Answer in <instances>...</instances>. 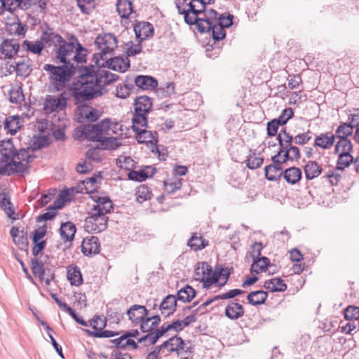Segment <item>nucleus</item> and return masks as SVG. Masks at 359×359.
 <instances>
[{
	"instance_id": "nucleus-35",
	"label": "nucleus",
	"mask_w": 359,
	"mask_h": 359,
	"mask_svg": "<svg viewBox=\"0 0 359 359\" xmlns=\"http://www.w3.org/2000/svg\"><path fill=\"white\" fill-rule=\"evenodd\" d=\"M208 245V241L203 236H198L196 233H193L187 242V245L194 251L201 250L205 248Z\"/></svg>"
},
{
	"instance_id": "nucleus-51",
	"label": "nucleus",
	"mask_w": 359,
	"mask_h": 359,
	"mask_svg": "<svg viewBox=\"0 0 359 359\" xmlns=\"http://www.w3.org/2000/svg\"><path fill=\"white\" fill-rule=\"evenodd\" d=\"M113 341L117 347L121 348H126L130 347L133 349H137L138 347L137 343L125 334L120 337L115 339Z\"/></svg>"
},
{
	"instance_id": "nucleus-4",
	"label": "nucleus",
	"mask_w": 359,
	"mask_h": 359,
	"mask_svg": "<svg viewBox=\"0 0 359 359\" xmlns=\"http://www.w3.org/2000/svg\"><path fill=\"white\" fill-rule=\"evenodd\" d=\"M176 6L179 13L184 15V21L189 25H196L198 30L201 32H210L211 25L215 21L216 11L207 10L203 14V16L192 10L187 9L184 3L178 2Z\"/></svg>"
},
{
	"instance_id": "nucleus-1",
	"label": "nucleus",
	"mask_w": 359,
	"mask_h": 359,
	"mask_svg": "<svg viewBox=\"0 0 359 359\" xmlns=\"http://www.w3.org/2000/svg\"><path fill=\"white\" fill-rule=\"evenodd\" d=\"M118 76L107 70L86 72L78 76L72 86L73 96L77 102H83L103 95L105 87L116 81Z\"/></svg>"
},
{
	"instance_id": "nucleus-5",
	"label": "nucleus",
	"mask_w": 359,
	"mask_h": 359,
	"mask_svg": "<svg viewBox=\"0 0 359 359\" xmlns=\"http://www.w3.org/2000/svg\"><path fill=\"white\" fill-rule=\"evenodd\" d=\"M122 135V125L110 118H105L96 124L89 126L85 135L89 140L98 142L107 137Z\"/></svg>"
},
{
	"instance_id": "nucleus-17",
	"label": "nucleus",
	"mask_w": 359,
	"mask_h": 359,
	"mask_svg": "<svg viewBox=\"0 0 359 359\" xmlns=\"http://www.w3.org/2000/svg\"><path fill=\"white\" fill-rule=\"evenodd\" d=\"M134 31L140 42L150 38L154 34V27L148 22H140L135 25Z\"/></svg>"
},
{
	"instance_id": "nucleus-25",
	"label": "nucleus",
	"mask_w": 359,
	"mask_h": 359,
	"mask_svg": "<svg viewBox=\"0 0 359 359\" xmlns=\"http://www.w3.org/2000/svg\"><path fill=\"white\" fill-rule=\"evenodd\" d=\"M67 278L72 285H81L83 283V277L79 267L75 264L67 266Z\"/></svg>"
},
{
	"instance_id": "nucleus-10",
	"label": "nucleus",
	"mask_w": 359,
	"mask_h": 359,
	"mask_svg": "<svg viewBox=\"0 0 359 359\" xmlns=\"http://www.w3.org/2000/svg\"><path fill=\"white\" fill-rule=\"evenodd\" d=\"M107 216H102V214H96L88 210V217L85 219L84 229L88 233H99L107 228Z\"/></svg>"
},
{
	"instance_id": "nucleus-30",
	"label": "nucleus",
	"mask_w": 359,
	"mask_h": 359,
	"mask_svg": "<svg viewBox=\"0 0 359 359\" xmlns=\"http://www.w3.org/2000/svg\"><path fill=\"white\" fill-rule=\"evenodd\" d=\"M163 347L167 349L168 351H177L178 353L185 350V348H188L186 347L184 341L180 337H172L165 341L163 344Z\"/></svg>"
},
{
	"instance_id": "nucleus-32",
	"label": "nucleus",
	"mask_w": 359,
	"mask_h": 359,
	"mask_svg": "<svg viewBox=\"0 0 359 359\" xmlns=\"http://www.w3.org/2000/svg\"><path fill=\"white\" fill-rule=\"evenodd\" d=\"M182 179L177 176H172L163 181L165 192L172 194L181 189Z\"/></svg>"
},
{
	"instance_id": "nucleus-31",
	"label": "nucleus",
	"mask_w": 359,
	"mask_h": 359,
	"mask_svg": "<svg viewBox=\"0 0 359 359\" xmlns=\"http://www.w3.org/2000/svg\"><path fill=\"white\" fill-rule=\"evenodd\" d=\"M136 134V139L141 144H151L155 145L158 142L157 133L147 129L140 131Z\"/></svg>"
},
{
	"instance_id": "nucleus-58",
	"label": "nucleus",
	"mask_w": 359,
	"mask_h": 359,
	"mask_svg": "<svg viewBox=\"0 0 359 359\" xmlns=\"http://www.w3.org/2000/svg\"><path fill=\"white\" fill-rule=\"evenodd\" d=\"M278 140L280 147L281 149L287 148L290 145L292 144L294 137L290 135L285 130H281L278 135Z\"/></svg>"
},
{
	"instance_id": "nucleus-24",
	"label": "nucleus",
	"mask_w": 359,
	"mask_h": 359,
	"mask_svg": "<svg viewBox=\"0 0 359 359\" xmlns=\"http://www.w3.org/2000/svg\"><path fill=\"white\" fill-rule=\"evenodd\" d=\"M135 83L137 88L143 90H152L158 86L156 79L150 76L143 75L137 76L135 79Z\"/></svg>"
},
{
	"instance_id": "nucleus-59",
	"label": "nucleus",
	"mask_w": 359,
	"mask_h": 359,
	"mask_svg": "<svg viewBox=\"0 0 359 359\" xmlns=\"http://www.w3.org/2000/svg\"><path fill=\"white\" fill-rule=\"evenodd\" d=\"M15 69V72H16L18 76L27 77L32 72L30 65L25 61L16 62Z\"/></svg>"
},
{
	"instance_id": "nucleus-34",
	"label": "nucleus",
	"mask_w": 359,
	"mask_h": 359,
	"mask_svg": "<svg viewBox=\"0 0 359 359\" xmlns=\"http://www.w3.org/2000/svg\"><path fill=\"white\" fill-rule=\"evenodd\" d=\"M283 177L290 184H295L302 179V170L297 167H291L283 172Z\"/></svg>"
},
{
	"instance_id": "nucleus-43",
	"label": "nucleus",
	"mask_w": 359,
	"mask_h": 359,
	"mask_svg": "<svg viewBox=\"0 0 359 359\" xmlns=\"http://www.w3.org/2000/svg\"><path fill=\"white\" fill-rule=\"evenodd\" d=\"M147 116L135 114L132 119V128L137 133L140 131L147 129Z\"/></svg>"
},
{
	"instance_id": "nucleus-11",
	"label": "nucleus",
	"mask_w": 359,
	"mask_h": 359,
	"mask_svg": "<svg viewBox=\"0 0 359 359\" xmlns=\"http://www.w3.org/2000/svg\"><path fill=\"white\" fill-rule=\"evenodd\" d=\"M90 198L94 201L95 203L89 210L96 214H102V216H107L113 210L112 201L108 196H100L96 192L91 191Z\"/></svg>"
},
{
	"instance_id": "nucleus-18",
	"label": "nucleus",
	"mask_w": 359,
	"mask_h": 359,
	"mask_svg": "<svg viewBox=\"0 0 359 359\" xmlns=\"http://www.w3.org/2000/svg\"><path fill=\"white\" fill-rule=\"evenodd\" d=\"M107 67L116 72H126L130 67V63L128 57H114L107 60Z\"/></svg>"
},
{
	"instance_id": "nucleus-20",
	"label": "nucleus",
	"mask_w": 359,
	"mask_h": 359,
	"mask_svg": "<svg viewBox=\"0 0 359 359\" xmlns=\"http://www.w3.org/2000/svg\"><path fill=\"white\" fill-rule=\"evenodd\" d=\"M161 323V318L158 315L149 316L147 314L146 317L143 318L141 323L139 324L140 330L143 332H147L149 334L155 333L153 332Z\"/></svg>"
},
{
	"instance_id": "nucleus-49",
	"label": "nucleus",
	"mask_w": 359,
	"mask_h": 359,
	"mask_svg": "<svg viewBox=\"0 0 359 359\" xmlns=\"http://www.w3.org/2000/svg\"><path fill=\"white\" fill-rule=\"evenodd\" d=\"M195 296V290L189 285H186L177 292V299L183 302H191Z\"/></svg>"
},
{
	"instance_id": "nucleus-53",
	"label": "nucleus",
	"mask_w": 359,
	"mask_h": 359,
	"mask_svg": "<svg viewBox=\"0 0 359 359\" xmlns=\"http://www.w3.org/2000/svg\"><path fill=\"white\" fill-rule=\"evenodd\" d=\"M15 22L8 25V29L11 34L24 36L27 32V26L23 25L17 17H15Z\"/></svg>"
},
{
	"instance_id": "nucleus-19",
	"label": "nucleus",
	"mask_w": 359,
	"mask_h": 359,
	"mask_svg": "<svg viewBox=\"0 0 359 359\" xmlns=\"http://www.w3.org/2000/svg\"><path fill=\"white\" fill-rule=\"evenodd\" d=\"M20 50V44L14 39L4 40L0 47V52L5 57L11 59Z\"/></svg>"
},
{
	"instance_id": "nucleus-60",
	"label": "nucleus",
	"mask_w": 359,
	"mask_h": 359,
	"mask_svg": "<svg viewBox=\"0 0 359 359\" xmlns=\"http://www.w3.org/2000/svg\"><path fill=\"white\" fill-rule=\"evenodd\" d=\"M262 157L257 155L255 153L250 154L246 160V165L248 168L254 170L259 168L263 163Z\"/></svg>"
},
{
	"instance_id": "nucleus-44",
	"label": "nucleus",
	"mask_w": 359,
	"mask_h": 359,
	"mask_svg": "<svg viewBox=\"0 0 359 359\" xmlns=\"http://www.w3.org/2000/svg\"><path fill=\"white\" fill-rule=\"evenodd\" d=\"M64 202L60 199H57L54 202L53 206H50L47 212L38 217V221H48L53 219L56 215L57 209L63 207Z\"/></svg>"
},
{
	"instance_id": "nucleus-37",
	"label": "nucleus",
	"mask_w": 359,
	"mask_h": 359,
	"mask_svg": "<svg viewBox=\"0 0 359 359\" xmlns=\"http://www.w3.org/2000/svg\"><path fill=\"white\" fill-rule=\"evenodd\" d=\"M265 177L268 180L275 181L278 180L283 174L281 166L276 163L269 165L264 168Z\"/></svg>"
},
{
	"instance_id": "nucleus-61",
	"label": "nucleus",
	"mask_w": 359,
	"mask_h": 359,
	"mask_svg": "<svg viewBox=\"0 0 359 359\" xmlns=\"http://www.w3.org/2000/svg\"><path fill=\"white\" fill-rule=\"evenodd\" d=\"M106 325L107 320L103 316H95L90 321V325L94 330L93 332H100Z\"/></svg>"
},
{
	"instance_id": "nucleus-22",
	"label": "nucleus",
	"mask_w": 359,
	"mask_h": 359,
	"mask_svg": "<svg viewBox=\"0 0 359 359\" xmlns=\"http://www.w3.org/2000/svg\"><path fill=\"white\" fill-rule=\"evenodd\" d=\"M177 299L175 295L169 294L161 302L159 310L165 317L172 314L176 309Z\"/></svg>"
},
{
	"instance_id": "nucleus-29",
	"label": "nucleus",
	"mask_w": 359,
	"mask_h": 359,
	"mask_svg": "<svg viewBox=\"0 0 359 359\" xmlns=\"http://www.w3.org/2000/svg\"><path fill=\"white\" fill-rule=\"evenodd\" d=\"M0 206L9 218L16 219L13 206L11 201V197L8 193H0Z\"/></svg>"
},
{
	"instance_id": "nucleus-56",
	"label": "nucleus",
	"mask_w": 359,
	"mask_h": 359,
	"mask_svg": "<svg viewBox=\"0 0 359 359\" xmlns=\"http://www.w3.org/2000/svg\"><path fill=\"white\" fill-rule=\"evenodd\" d=\"M337 170L343 171L345 168L350 166L353 162V157L351 154H337Z\"/></svg>"
},
{
	"instance_id": "nucleus-33",
	"label": "nucleus",
	"mask_w": 359,
	"mask_h": 359,
	"mask_svg": "<svg viewBox=\"0 0 359 359\" xmlns=\"http://www.w3.org/2000/svg\"><path fill=\"white\" fill-rule=\"evenodd\" d=\"M271 262L266 257H262L253 259V262L250 267L251 273L257 274L266 271L270 266Z\"/></svg>"
},
{
	"instance_id": "nucleus-57",
	"label": "nucleus",
	"mask_w": 359,
	"mask_h": 359,
	"mask_svg": "<svg viewBox=\"0 0 359 359\" xmlns=\"http://www.w3.org/2000/svg\"><path fill=\"white\" fill-rule=\"evenodd\" d=\"M187 9L192 10L203 16L205 11V2L203 0H191L189 4H184Z\"/></svg>"
},
{
	"instance_id": "nucleus-40",
	"label": "nucleus",
	"mask_w": 359,
	"mask_h": 359,
	"mask_svg": "<svg viewBox=\"0 0 359 359\" xmlns=\"http://www.w3.org/2000/svg\"><path fill=\"white\" fill-rule=\"evenodd\" d=\"M23 50L33 54L40 55L43 49V43L41 41L25 40L22 44Z\"/></svg>"
},
{
	"instance_id": "nucleus-27",
	"label": "nucleus",
	"mask_w": 359,
	"mask_h": 359,
	"mask_svg": "<svg viewBox=\"0 0 359 359\" xmlns=\"http://www.w3.org/2000/svg\"><path fill=\"white\" fill-rule=\"evenodd\" d=\"M264 287L271 292H284L287 289V284L280 278H273L265 280Z\"/></svg>"
},
{
	"instance_id": "nucleus-63",
	"label": "nucleus",
	"mask_w": 359,
	"mask_h": 359,
	"mask_svg": "<svg viewBox=\"0 0 359 359\" xmlns=\"http://www.w3.org/2000/svg\"><path fill=\"white\" fill-rule=\"evenodd\" d=\"M6 11L13 13L18 9L25 10L24 0H4Z\"/></svg>"
},
{
	"instance_id": "nucleus-48",
	"label": "nucleus",
	"mask_w": 359,
	"mask_h": 359,
	"mask_svg": "<svg viewBox=\"0 0 359 359\" xmlns=\"http://www.w3.org/2000/svg\"><path fill=\"white\" fill-rule=\"evenodd\" d=\"M353 132L352 126L347 123H341L335 130V137L338 140L348 139L351 136Z\"/></svg>"
},
{
	"instance_id": "nucleus-62",
	"label": "nucleus",
	"mask_w": 359,
	"mask_h": 359,
	"mask_svg": "<svg viewBox=\"0 0 359 359\" xmlns=\"http://www.w3.org/2000/svg\"><path fill=\"white\" fill-rule=\"evenodd\" d=\"M32 271L35 277H38L41 280H43V264L39 262L36 258L32 260Z\"/></svg>"
},
{
	"instance_id": "nucleus-14",
	"label": "nucleus",
	"mask_w": 359,
	"mask_h": 359,
	"mask_svg": "<svg viewBox=\"0 0 359 359\" xmlns=\"http://www.w3.org/2000/svg\"><path fill=\"white\" fill-rule=\"evenodd\" d=\"M81 251L86 256L98 254L100 251L99 238L95 236H90L83 238L81 244Z\"/></svg>"
},
{
	"instance_id": "nucleus-6",
	"label": "nucleus",
	"mask_w": 359,
	"mask_h": 359,
	"mask_svg": "<svg viewBox=\"0 0 359 359\" xmlns=\"http://www.w3.org/2000/svg\"><path fill=\"white\" fill-rule=\"evenodd\" d=\"M48 46H54L56 57L65 65H72L75 45L74 42L65 41L61 36L55 33H47L42 38Z\"/></svg>"
},
{
	"instance_id": "nucleus-39",
	"label": "nucleus",
	"mask_w": 359,
	"mask_h": 359,
	"mask_svg": "<svg viewBox=\"0 0 359 359\" xmlns=\"http://www.w3.org/2000/svg\"><path fill=\"white\" fill-rule=\"evenodd\" d=\"M25 99L22 85L15 83L11 86L9 90V100L12 103H20Z\"/></svg>"
},
{
	"instance_id": "nucleus-45",
	"label": "nucleus",
	"mask_w": 359,
	"mask_h": 359,
	"mask_svg": "<svg viewBox=\"0 0 359 359\" xmlns=\"http://www.w3.org/2000/svg\"><path fill=\"white\" fill-rule=\"evenodd\" d=\"M116 11L122 18H128L133 12V4L129 0H118Z\"/></svg>"
},
{
	"instance_id": "nucleus-64",
	"label": "nucleus",
	"mask_w": 359,
	"mask_h": 359,
	"mask_svg": "<svg viewBox=\"0 0 359 359\" xmlns=\"http://www.w3.org/2000/svg\"><path fill=\"white\" fill-rule=\"evenodd\" d=\"M283 151L285 154V156L291 161H297L301 156L299 149L292 144L290 145L287 148H283Z\"/></svg>"
},
{
	"instance_id": "nucleus-21",
	"label": "nucleus",
	"mask_w": 359,
	"mask_h": 359,
	"mask_svg": "<svg viewBox=\"0 0 359 359\" xmlns=\"http://www.w3.org/2000/svg\"><path fill=\"white\" fill-rule=\"evenodd\" d=\"M225 316L231 320H237L245 314V309L238 302L231 301L225 308Z\"/></svg>"
},
{
	"instance_id": "nucleus-55",
	"label": "nucleus",
	"mask_w": 359,
	"mask_h": 359,
	"mask_svg": "<svg viewBox=\"0 0 359 359\" xmlns=\"http://www.w3.org/2000/svg\"><path fill=\"white\" fill-rule=\"evenodd\" d=\"M88 50L83 47L79 43H76L75 46L74 53L73 54L72 60H75L77 63H84L87 60Z\"/></svg>"
},
{
	"instance_id": "nucleus-38",
	"label": "nucleus",
	"mask_w": 359,
	"mask_h": 359,
	"mask_svg": "<svg viewBox=\"0 0 359 359\" xmlns=\"http://www.w3.org/2000/svg\"><path fill=\"white\" fill-rule=\"evenodd\" d=\"M267 297L268 294L264 290H257L250 292L247 297V300L248 303L252 305H261L264 303Z\"/></svg>"
},
{
	"instance_id": "nucleus-50",
	"label": "nucleus",
	"mask_w": 359,
	"mask_h": 359,
	"mask_svg": "<svg viewBox=\"0 0 359 359\" xmlns=\"http://www.w3.org/2000/svg\"><path fill=\"white\" fill-rule=\"evenodd\" d=\"M150 169L151 168L149 167H147L144 169H142L137 171H130L128 174V177L130 180L143 182L146 180L149 176H151V173L149 172Z\"/></svg>"
},
{
	"instance_id": "nucleus-16",
	"label": "nucleus",
	"mask_w": 359,
	"mask_h": 359,
	"mask_svg": "<svg viewBox=\"0 0 359 359\" xmlns=\"http://www.w3.org/2000/svg\"><path fill=\"white\" fill-rule=\"evenodd\" d=\"M126 314L132 323L139 325L148 314V311L144 306L134 304L127 310Z\"/></svg>"
},
{
	"instance_id": "nucleus-7",
	"label": "nucleus",
	"mask_w": 359,
	"mask_h": 359,
	"mask_svg": "<svg viewBox=\"0 0 359 359\" xmlns=\"http://www.w3.org/2000/svg\"><path fill=\"white\" fill-rule=\"evenodd\" d=\"M118 40L111 33H102L97 36L95 45L100 51L102 57L107 55L113 54L118 47Z\"/></svg>"
},
{
	"instance_id": "nucleus-41",
	"label": "nucleus",
	"mask_w": 359,
	"mask_h": 359,
	"mask_svg": "<svg viewBox=\"0 0 359 359\" xmlns=\"http://www.w3.org/2000/svg\"><path fill=\"white\" fill-rule=\"evenodd\" d=\"M25 10L33 7L34 11L40 13H46L48 0H24Z\"/></svg>"
},
{
	"instance_id": "nucleus-36",
	"label": "nucleus",
	"mask_w": 359,
	"mask_h": 359,
	"mask_svg": "<svg viewBox=\"0 0 359 359\" xmlns=\"http://www.w3.org/2000/svg\"><path fill=\"white\" fill-rule=\"evenodd\" d=\"M76 233L75 225L70 222L62 224L60 228V233L65 241H71L74 239Z\"/></svg>"
},
{
	"instance_id": "nucleus-8",
	"label": "nucleus",
	"mask_w": 359,
	"mask_h": 359,
	"mask_svg": "<svg viewBox=\"0 0 359 359\" xmlns=\"http://www.w3.org/2000/svg\"><path fill=\"white\" fill-rule=\"evenodd\" d=\"M184 328V324L181 320H176L170 324L163 325L160 329L156 330L155 333L146 334L138 339V343L147 342L149 344H154L156 341L163 334L168 332H177Z\"/></svg>"
},
{
	"instance_id": "nucleus-9",
	"label": "nucleus",
	"mask_w": 359,
	"mask_h": 359,
	"mask_svg": "<svg viewBox=\"0 0 359 359\" xmlns=\"http://www.w3.org/2000/svg\"><path fill=\"white\" fill-rule=\"evenodd\" d=\"M216 12L215 21L211 25L212 36L214 40H222L226 36L225 29L229 27L233 24V15L228 14L227 15H221L217 16Z\"/></svg>"
},
{
	"instance_id": "nucleus-23",
	"label": "nucleus",
	"mask_w": 359,
	"mask_h": 359,
	"mask_svg": "<svg viewBox=\"0 0 359 359\" xmlns=\"http://www.w3.org/2000/svg\"><path fill=\"white\" fill-rule=\"evenodd\" d=\"M334 135L330 133H320L315 138L314 146L323 149H330L334 145Z\"/></svg>"
},
{
	"instance_id": "nucleus-52",
	"label": "nucleus",
	"mask_w": 359,
	"mask_h": 359,
	"mask_svg": "<svg viewBox=\"0 0 359 359\" xmlns=\"http://www.w3.org/2000/svg\"><path fill=\"white\" fill-rule=\"evenodd\" d=\"M98 142H100L101 149L115 150L121 145L117 138L111 136L107 137L98 141Z\"/></svg>"
},
{
	"instance_id": "nucleus-26",
	"label": "nucleus",
	"mask_w": 359,
	"mask_h": 359,
	"mask_svg": "<svg viewBox=\"0 0 359 359\" xmlns=\"http://www.w3.org/2000/svg\"><path fill=\"white\" fill-rule=\"evenodd\" d=\"M22 119L18 115L10 116L7 117L4 122V129L8 133L13 135L22 127Z\"/></svg>"
},
{
	"instance_id": "nucleus-42",
	"label": "nucleus",
	"mask_w": 359,
	"mask_h": 359,
	"mask_svg": "<svg viewBox=\"0 0 359 359\" xmlns=\"http://www.w3.org/2000/svg\"><path fill=\"white\" fill-rule=\"evenodd\" d=\"M81 117L90 121H95L99 118V111L88 106H82L79 108Z\"/></svg>"
},
{
	"instance_id": "nucleus-13",
	"label": "nucleus",
	"mask_w": 359,
	"mask_h": 359,
	"mask_svg": "<svg viewBox=\"0 0 359 359\" xmlns=\"http://www.w3.org/2000/svg\"><path fill=\"white\" fill-rule=\"evenodd\" d=\"M67 105V97L65 93L58 96L47 95L43 102V110L46 114H51L54 111L63 110Z\"/></svg>"
},
{
	"instance_id": "nucleus-47",
	"label": "nucleus",
	"mask_w": 359,
	"mask_h": 359,
	"mask_svg": "<svg viewBox=\"0 0 359 359\" xmlns=\"http://www.w3.org/2000/svg\"><path fill=\"white\" fill-rule=\"evenodd\" d=\"M15 147L11 139L4 140L0 142V155L7 158H12L15 154H14Z\"/></svg>"
},
{
	"instance_id": "nucleus-54",
	"label": "nucleus",
	"mask_w": 359,
	"mask_h": 359,
	"mask_svg": "<svg viewBox=\"0 0 359 359\" xmlns=\"http://www.w3.org/2000/svg\"><path fill=\"white\" fill-rule=\"evenodd\" d=\"M151 195L150 188L145 184L140 185L137 188L135 196L137 201L140 203L149 200L151 198Z\"/></svg>"
},
{
	"instance_id": "nucleus-15",
	"label": "nucleus",
	"mask_w": 359,
	"mask_h": 359,
	"mask_svg": "<svg viewBox=\"0 0 359 359\" xmlns=\"http://www.w3.org/2000/svg\"><path fill=\"white\" fill-rule=\"evenodd\" d=\"M152 107V99L148 96H139L135 100V114L147 116V114L151 111Z\"/></svg>"
},
{
	"instance_id": "nucleus-28",
	"label": "nucleus",
	"mask_w": 359,
	"mask_h": 359,
	"mask_svg": "<svg viewBox=\"0 0 359 359\" xmlns=\"http://www.w3.org/2000/svg\"><path fill=\"white\" fill-rule=\"evenodd\" d=\"M304 173L306 180H311L318 177L322 172V166L315 161H309L304 165Z\"/></svg>"
},
{
	"instance_id": "nucleus-3",
	"label": "nucleus",
	"mask_w": 359,
	"mask_h": 359,
	"mask_svg": "<svg viewBox=\"0 0 359 359\" xmlns=\"http://www.w3.org/2000/svg\"><path fill=\"white\" fill-rule=\"evenodd\" d=\"M33 156L29 149H20L12 158L0 156V174L11 175L15 172L22 173L27 170Z\"/></svg>"
},
{
	"instance_id": "nucleus-2",
	"label": "nucleus",
	"mask_w": 359,
	"mask_h": 359,
	"mask_svg": "<svg viewBox=\"0 0 359 359\" xmlns=\"http://www.w3.org/2000/svg\"><path fill=\"white\" fill-rule=\"evenodd\" d=\"M230 276L228 268L216 267L215 270L207 262H203L195 268L194 278L202 283L203 287L209 289L215 285L223 287Z\"/></svg>"
},
{
	"instance_id": "nucleus-12",
	"label": "nucleus",
	"mask_w": 359,
	"mask_h": 359,
	"mask_svg": "<svg viewBox=\"0 0 359 359\" xmlns=\"http://www.w3.org/2000/svg\"><path fill=\"white\" fill-rule=\"evenodd\" d=\"M44 69L51 73V78L55 81L66 82L69 81L74 72L73 65H65L55 67L52 65H46Z\"/></svg>"
},
{
	"instance_id": "nucleus-46",
	"label": "nucleus",
	"mask_w": 359,
	"mask_h": 359,
	"mask_svg": "<svg viewBox=\"0 0 359 359\" xmlns=\"http://www.w3.org/2000/svg\"><path fill=\"white\" fill-rule=\"evenodd\" d=\"M353 144L348 139L339 140L334 147L335 154H351L353 151Z\"/></svg>"
}]
</instances>
